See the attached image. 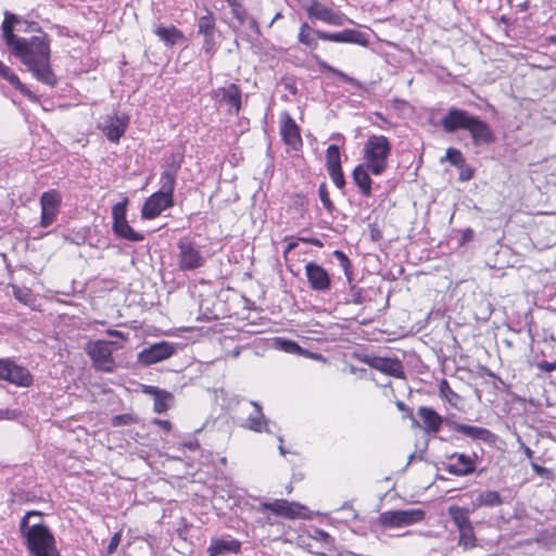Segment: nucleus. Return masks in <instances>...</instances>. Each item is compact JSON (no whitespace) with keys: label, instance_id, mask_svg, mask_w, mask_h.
I'll return each mask as SVG.
<instances>
[{"label":"nucleus","instance_id":"f257e3e1","mask_svg":"<svg viewBox=\"0 0 556 556\" xmlns=\"http://www.w3.org/2000/svg\"><path fill=\"white\" fill-rule=\"evenodd\" d=\"M18 59L33 76L40 83L54 87L58 78L50 64V39L42 31L40 35L24 38L11 52Z\"/></svg>","mask_w":556,"mask_h":556},{"label":"nucleus","instance_id":"f03ea898","mask_svg":"<svg viewBox=\"0 0 556 556\" xmlns=\"http://www.w3.org/2000/svg\"><path fill=\"white\" fill-rule=\"evenodd\" d=\"M33 518H41V513L30 510L20 522L21 536L33 556H61L53 533L43 521L31 522Z\"/></svg>","mask_w":556,"mask_h":556},{"label":"nucleus","instance_id":"7ed1b4c3","mask_svg":"<svg viewBox=\"0 0 556 556\" xmlns=\"http://www.w3.org/2000/svg\"><path fill=\"white\" fill-rule=\"evenodd\" d=\"M440 124L450 134L467 130L475 146L490 144L495 140L493 130L486 122L462 109L451 108Z\"/></svg>","mask_w":556,"mask_h":556},{"label":"nucleus","instance_id":"20e7f679","mask_svg":"<svg viewBox=\"0 0 556 556\" xmlns=\"http://www.w3.org/2000/svg\"><path fill=\"white\" fill-rule=\"evenodd\" d=\"M180 164L181 160L177 159L174 154L169 157L167 168L161 174L160 177V190L150 195L142 206V218L153 219L164 210L174 205V190Z\"/></svg>","mask_w":556,"mask_h":556},{"label":"nucleus","instance_id":"39448f33","mask_svg":"<svg viewBox=\"0 0 556 556\" xmlns=\"http://www.w3.org/2000/svg\"><path fill=\"white\" fill-rule=\"evenodd\" d=\"M391 149V143L386 136H369L363 148L362 164L366 165L372 175H381L388 168Z\"/></svg>","mask_w":556,"mask_h":556},{"label":"nucleus","instance_id":"423d86ee","mask_svg":"<svg viewBox=\"0 0 556 556\" xmlns=\"http://www.w3.org/2000/svg\"><path fill=\"white\" fill-rule=\"evenodd\" d=\"M121 348L122 345L116 342L98 340L90 342L86 348V352L91 358L94 369L104 372H113L117 365L112 354L114 350Z\"/></svg>","mask_w":556,"mask_h":556},{"label":"nucleus","instance_id":"0eeeda50","mask_svg":"<svg viewBox=\"0 0 556 556\" xmlns=\"http://www.w3.org/2000/svg\"><path fill=\"white\" fill-rule=\"evenodd\" d=\"M177 248V265L180 270H194L205 265L206 257L202 254L200 247L190 238L179 239Z\"/></svg>","mask_w":556,"mask_h":556},{"label":"nucleus","instance_id":"6e6552de","mask_svg":"<svg viewBox=\"0 0 556 556\" xmlns=\"http://www.w3.org/2000/svg\"><path fill=\"white\" fill-rule=\"evenodd\" d=\"M425 516V511L419 508L394 509L381 513L378 521L384 528H403L421 522Z\"/></svg>","mask_w":556,"mask_h":556},{"label":"nucleus","instance_id":"1a4fd4ad","mask_svg":"<svg viewBox=\"0 0 556 556\" xmlns=\"http://www.w3.org/2000/svg\"><path fill=\"white\" fill-rule=\"evenodd\" d=\"M127 204L128 199L124 198L122 202L116 203L112 207L113 231L119 238L126 239L131 242H140L144 240V236L140 232L135 231L129 226L126 219Z\"/></svg>","mask_w":556,"mask_h":556},{"label":"nucleus","instance_id":"9d476101","mask_svg":"<svg viewBox=\"0 0 556 556\" xmlns=\"http://www.w3.org/2000/svg\"><path fill=\"white\" fill-rule=\"evenodd\" d=\"M0 379L22 388L31 386L34 381L27 368L11 359H0Z\"/></svg>","mask_w":556,"mask_h":556},{"label":"nucleus","instance_id":"9b49d317","mask_svg":"<svg viewBox=\"0 0 556 556\" xmlns=\"http://www.w3.org/2000/svg\"><path fill=\"white\" fill-rule=\"evenodd\" d=\"M62 197L56 190H49L41 194V218L40 226L43 228L49 227L54 223L59 214Z\"/></svg>","mask_w":556,"mask_h":556},{"label":"nucleus","instance_id":"f8f14e48","mask_svg":"<svg viewBox=\"0 0 556 556\" xmlns=\"http://www.w3.org/2000/svg\"><path fill=\"white\" fill-rule=\"evenodd\" d=\"M129 124V118L126 115H106L98 124V128L105 135V137L114 143L126 132Z\"/></svg>","mask_w":556,"mask_h":556},{"label":"nucleus","instance_id":"ddd939ff","mask_svg":"<svg viewBox=\"0 0 556 556\" xmlns=\"http://www.w3.org/2000/svg\"><path fill=\"white\" fill-rule=\"evenodd\" d=\"M315 36L325 41L340 42V43H355L362 47H367L369 43L366 34L356 29H344L339 33H327L324 30H316Z\"/></svg>","mask_w":556,"mask_h":556},{"label":"nucleus","instance_id":"4468645a","mask_svg":"<svg viewBox=\"0 0 556 556\" xmlns=\"http://www.w3.org/2000/svg\"><path fill=\"white\" fill-rule=\"evenodd\" d=\"M305 275L312 290L325 293L331 289L330 275L320 265L314 262H308L305 265Z\"/></svg>","mask_w":556,"mask_h":556},{"label":"nucleus","instance_id":"2eb2a0df","mask_svg":"<svg viewBox=\"0 0 556 556\" xmlns=\"http://www.w3.org/2000/svg\"><path fill=\"white\" fill-rule=\"evenodd\" d=\"M304 9L309 18H315L333 26H342L344 23L343 14L334 12L316 0H312L309 4L304 5Z\"/></svg>","mask_w":556,"mask_h":556},{"label":"nucleus","instance_id":"dca6fc26","mask_svg":"<svg viewBox=\"0 0 556 556\" xmlns=\"http://www.w3.org/2000/svg\"><path fill=\"white\" fill-rule=\"evenodd\" d=\"M174 352V345L163 341L142 350L138 355V362L142 365L149 366L170 357Z\"/></svg>","mask_w":556,"mask_h":556},{"label":"nucleus","instance_id":"f3484780","mask_svg":"<svg viewBox=\"0 0 556 556\" xmlns=\"http://www.w3.org/2000/svg\"><path fill=\"white\" fill-rule=\"evenodd\" d=\"M304 508L295 502H289L283 498L275 500L274 502H263L260 504L257 510H270L273 514L287 519H293L300 515V510Z\"/></svg>","mask_w":556,"mask_h":556},{"label":"nucleus","instance_id":"a211bd4d","mask_svg":"<svg viewBox=\"0 0 556 556\" xmlns=\"http://www.w3.org/2000/svg\"><path fill=\"white\" fill-rule=\"evenodd\" d=\"M280 134L285 143L292 149L298 150L302 146L300 128L288 113L282 114Z\"/></svg>","mask_w":556,"mask_h":556},{"label":"nucleus","instance_id":"6ab92c4d","mask_svg":"<svg viewBox=\"0 0 556 556\" xmlns=\"http://www.w3.org/2000/svg\"><path fill=\"white\" fill-rule=\"evenodd\" d=\"M247 405L251 408V410L249 412L245 421L242 424V427L255 432H269L267 427L268 421L263 414L262 406L254 401L249 402Z\"/></svg>","mask_w":556,"mask_h":556},{"label":"nucleus","instance_id":"aec40b11","mask_svg":"<svg viewBox=\"0 0 556 556\" xmlns=\"http://www.w3.org/2000/svg\"><path fill=\"white\" fill-rule=\"evenodd\" d=\"M452 428L475 441H481L488 444H493L496 440V435L486 428L476 427L465 424L453 422Z\"/></svg>","mask_w":556,"mask_h":556},{"label":"nucleus","instance_id":"412c9836","mask_svg":"<svg viewBox=\"0 0 556 556\" xmlns=\"http://www.w3.org/2000/svg\"><path fill=\"white\" fill-rule=\"evenodd\" d=\"M215 97L219 102H225L229 105V113L238 114L241 109V90L235 85L230 84L216 90Z\"/></svg>","mask_w":556,"mask_h":556},{"label":"nucleus","instance_id":"4be33fe9","mask_svg":"<svg viewBox=\"0 0 556 556\" xmlns=\"http://www.w3.org/2000/svg\"><path fill=\"white\" fill-rule=\"evenodd\" d=\"M448 458L451 460L456 459L455 463H451L445 467L446 471L451 475L464 477L471 475L476 470L473 459L464 453H454Z\"/></svg>","mask_w":556,"mask_h":556},{"label":"nucleus","instance_id":"5701e85b","mask_svg":"<svg viewBox=\"0 0 556 556\" xmlns=\"http://www.w3.org/2000/svg\"><path fill=\"white\" fill-rule=\"evenodd\" d=\"M366 363L374 369L388 374L395 378H403L404 371L402 364L393 358L388 357H371Z\"/></svg>","mask_w":556,"mask_h":556},{"label":"nucleus","instance_id":"b1692460","mask_svg":"<svg viewBox=\"0 0 556 556\" xmlns=\"http://www.w3.org/2000/svg\"><path fill=\"white\" fill-rule=\"evenodd\" d=\"M241 549V542L236 539H212L207 547V556H219L226 553H239Z\"/></svg>","mask_w":556,"mask_h":556},{"label":"nucleus","instance_id":"393cba45","mask_svg":"<svg viewBox=\"0 0 556 556\" xmlns=\"http://www.w3.org/2000/svg\"><path fill=\"white\" fill-rule=\"evenodd\" d=\"M417 414L424 424L426 432L437 433L440 430L443 418L433 408L421 406L418 408Z\"/></svg>","mask_w":556,"mask_h":556},{"label":"nucleus","instance_id":"a878e982","mask_svg":"<svg viewBox=\"0 0 556 556\" xmlns=\"http://www.w3.org/2000/svg\"><path fill=\"white\" fill-rule=\"evenodd\" d=\"M369 174H371L369 168L364 164L357 165L352 174L353 180L358 187L359 192L366 198H369L372 194V180Z\"/></svg>","mask_w":556,"mask_h":556},{"label":"nucleus","instance_id":"bb28decb","mask_svg":"<svg viewBox=\"0 0 556 556\" xmlns=\"http://www.w3.org/2000/svg\"><path fill=\"white\" fill-rule=\"evenodd\" d=\"M0 76L9 81L15 89H17L21 93L26 96L29 100L36 102L38 98L35 93H33L26 85H24L17 75H15L12 70L4 65L3 63L0 65Z\"/></svg>","mask_w":556,"mask_h":556},{"label":"nucleus","instance_id":"cd10ccee","mask_svg":"<svg viewBox=\"0 0 556 556\" xmlns=\"http://www.w3.org/2000/svg\"><path fill=\"white\" fill-rule=\"evenodd\" d=\"M447 513L458 531L472 525L468 508L452 505L448 507Z\"/></svg>","mask_w":556,"mask_h":556},{"label":"nucleus","instance_id":"c85d7f7f","mask_svg":"<svg viewBox=\"0 0 556 556\" xmlns=\"http://www.w3.org/2000/svg\"><path fill=\"white\" fill-rule=\"evenodd\" d=\"M10 18H13V14L7 12L4 21L2 23V37L7 43V46L10 48V51L12 52L16 46L24 39V37H18L14 34V29L11 26Z\"/></svg>","mask_w":556,"mask_h":556},{"label":"nucleus","instance_id":"c756f323","mask_svg":"<svg viewBox=\"0 0 556 556\" xmlns=\"http://www.w3.org/2000/svg\"><path fill=\"white\" fill-rule=\"evenodd\" d=\"M503 504V498L497 491L486 490L478 494L473 502L475 507H496Z\"/></svg>","mask_w":556,"mask_h":556},{"label":"nucleus","instance_id":"7c9ffc66","mask_svg":"<svg viewBox=\"0 0 556 556\" xmlns=\"http://www.w3.org/2000/svg\"><path fill=\"white\" fill-rule=\"evenodd\" d=\"M316 59H317V64H318L319 68L337 75L343 81L349 83V84H351L352 86H354L356 88H359V89H364L365 88L364 85L359 80H357L356 78L351 77L348 74H345L344 72H342V71H340V70H338V68H336V67H333L331 65H329L327 62L318 59L317 56H316Z\"/></svg>","mask_w":556,"mask_h":556},{"label":"nucleus","instance_id":"2f4dec72","mask_svg":"<svg viewBox=\"0 0 556 556\" xmlns=\"http://www.w3.org/2000/svg\"><path fill=\"white\" fill-rule=\"evenodd\" d=\"M458 532V545L462 546L464 549H470L477 545V538L472 525L468 528L459 530Z\"/></svg>","mask_w":556,"mask_h":556},{"label":"nucleus","instance_id":"473e14b6","mask_svg":"<svg viewBox=\"0 0 556 556\" xmlns=\"http://www.w3.org/2000/svg\"><path fill=\"white\" fill-rule=\"evenodd\" d=\"M326 167L327 170L341 167L340 149L336 144H331L327 148Z\"/></svg>","mask_w":556,"mask_h":556},{"label":"nucleus","instance_id":"72a5a7b5","mask_svg":"<svg viewBox=\"0 0 556 556\" xmlns=\"http://www.w3.org/2000/svg\"><path fill=\"white\" fill-rule=\"evenodd\" d=\"M155 34L165 42L174 45L177 38H180L181 33L175 27H157Z\"/></svg>","mask_w":556,"mask_h":556},{"label":"nucleus","instance_id":"f704fd0d","mask_svg":"<svg viewBox=\"0 0 556 556\" xmlns=\"http://www.w3.org/2000/svg\"><path fill=\"white\" fill-rule=\"evenodd\" d=\"M198 29L199 34H202L203 36L214 35L215 21L212 13H207L199 20Z\"/></svg>","mask_w":556,"mask_h":556},{"label":"nucleus","instance_id":"c9c22d12","mask_svg":"<svg viewBox=\"0 0 556 556\" xmlns=\"http://www.w3.org/2000/svg\"><path fill=\"white\" fill-rule=\"evenodd\" d=\"M12 291L14 298L25 305H30L35 301L34 295L28 288L12 285Z\"/></svg>","mask_w":556,"mask_h":556},{"label":"nucleus","instance_id":"e433bc0d","mask_svg":"<svg viewBox=\"0 0 556 556\" xmlns=\"http://www.w3.org/2000/svg\"><path fill=\"white\" fill-rule=\"evenodd\" d=\"M173 399L172 394L163 391L154 399V406L153 409L155 413H164L169 407V401Z\"/></svg>","mask_w":556,"mask_h":556},{"label":"nucleus","instance_id":"4c0bfd02","mask_svg":"<svg viewBox=\"0 0 556 556\" xmlns=\"http://www.w3.org/2000/svg\"><path fill=\"white\" fill-rule=\"evenodd\" d=\"M333 256L339 262L340 267L343 269L349 281L352 280V265L349 257L340 250L333 252Z\"/></svg>","mask_w":556,"mask_h":556},{"label":"nucleus","instance_id":"58836bf2","mask_svg":"<svg viewBox=\"0 0 556 556\" xmlns=\"http://www.w3.org/2000/svg\"><path fill=\"white\" fill-rule=\"evenodd\" d=\"M446 159L452 165L458 168H463L466 164V160L463 156L462 152L455 148H448L446 150Z\"/></svg>","mask_w":556,"mask_h":556},{"label":"nucleus","instance_id":"ea45409f","mask_svg":"<svg viewBox=\"0 0 556 556\" xmlns=\"http://www.w3.org/2000/svg\"><path fill=\"white\" fill-rule=\"evenodd\" d=\"M318 195H319V199L323 203V205L325 206V208L331 213L334 208V205L332 203V201L330 200V197H329V192H328V189H327V186L325 182H321L318 187Z\"/></svg>","mask_w":556,"mask_h":556},{"label":"nucleus","instance_id":"a19ab883","mask_svg":"<svg viewBox=\"0 0 556 556\" xmlns=\"http://www.w3.org/2000/svg\"><path fill=\"white\" fill-rule=\"evenodd\" d=\"M228 4L231 7L233 17L237 18L241 25H245V21L249 17V14L245 11V9L239 3H237V0Z\"/></svg>","mask_w":556,"mask_h":556},{"label":"nucleus","instance_id":"79ce46f5","mask_svg":"<svg viewBox=\"0 0 556 556\" xmlns=\"http://www.w3.org/2000/svg\"><path fill=\"white\" fill-rule=\"evenodd\" d=\"M137 417L132 414L116 415L112 418V426L121 427L137 422Z\"/></svg>","mask_w":556,"mask_h":556},{"label":"nucleus","instance_id":"37998d69","mask_svg":"<svg viewBox=\"0 0 556 556\" xmlns=\"http://www.w3.org/2000/svg\"><path fill=\"white\" fill-rule=\"evenodd\" d=\"M328 174L330 178L332 179L333 184L339 188L342 189L345 186V178L342 172V167L329 169Z\"/></svg>","mask_w":556,"mask_h":556},{"label":"nucleus","instance_id":"c03bdc74","mask_svg":"<svg viewBox=\"0 0 556 556\" xmlns=\"http://www.w3.org/2000/svg\"><path fill=\"white\" fill-rule=\"evenodd\" d=\"M314 34L299 33L298 40L300 43L307 46L311 49L317 48V40L313 36Z\"/></svg>","mask_w":556,"mask_h":556},{"label":"nucleus","instance_id":"a18cd8bd","mask_svg":"<svg viewBox=\"0 0 556 556\" xmlns=\"http://www.w3.org/2000/svg\"><path fill=\"white\" fill-rule=\"evenodd\" d=\"M311 538L316 541L324 542L327 545H331L333 541L332 538L321 529H314Z\"/></svg>","mask_w":556,"mask_h":556},{"label":"nucleus","instance_id":"49530a36","mask_svg":"<svg viewBox=\"0 0 556 556\" xmlns=\"http://www.w3.org/2000/svg\"><path fill=\"white\" fill-rule=\"evenodd\" d=\"M121 539H122V533L121 532H116L112 536V539H111V541H110V543L108 545V549H106L109 555H113L116 552V549H117V547H118V545L121 543Z\"/></svg>","mask_w":556,"mask_h":556},{"label":"nucleus","instance_id":"de8ad7c7","mask_svg":"<svg viewBox=\"0 0 556 556\" xmlns=\"http://www.w3.org/2000/svg\"><path fill=\"white\" fill-rule=\"evenodd\" d=\"M440 392L451 402L452 397H458V395L450 388L446 380H443L440 384Z\"/></svg>","mask_w":556,"mask_h":556},{"label":"nucleus","instance_id":"09e8293b","mask_svg":"<svg viewBox=\"0 0 556 556\" xmlns=\"http://www.w3.org/2000/svg\"><path fill=\"white\" fill-rule=\"evenodd\" d=\"M279 343H280L281 348L286 352H289V353H293V352H296L300 350V346L298 345V343H295L294 341H291V340H280Z\"/></svg>","mask_w":556,"mask_h":556},{"label":"nucleus","instance_id":"8fccbe9b","mask_svg":"<svg viewBox=\"0 0 556 556\" xmlns=\"http://www.w3.org/2000/svg\"><path fill=\"white\" fill-rule=\"evenodd\" d=\"M473 174H475L473 168L465 165L463 168H460L458 179L460 181H468L473 177Z\"/></svg>","mask_w":556,"mask_h":556},{"label":"nucleus","instance_id":"3c124183","mask_svg":"<svg viewBox=\"0 0 556 556\" xmlns=\"http://www.w3.org/2000/svg\"><path fill=\"white\" fill-rule=\"evenodd\" d=\"M164 390H161L156 387H153V386H142V392L148 394V395H152L154 399L155 396H157L161 392H163Z\"/></svg>","mask_w":556,"mask_h":556},{"label":"nucleus","instance_id":"603ef678","mask_svg":"<svg viewBox=\"0 0 556 556\" xmlns=\"http://www.w3.org/2000/svg\"><path fill=\"white\" fill-rule=\"evenodd\" d=\"M214 46V35L204 36V46L203 49L205 52H210Z\"/></svg>","mask_w":556,"mask_h":556},{"label":"nucleus","instance_id":"864d4df0","mask_svg":"<svg viewBox=\"0 0 556 556\" xmlns=\"http://www.w3.org/2000/svg\"><path fill=\"white\" fill-rule=\"evenodd\" d=\"M245 24H248L249 28L253 30L254 33H260V27L255 18L249 16L245 21Z\"/></svg>","mask_w":556,"mask_h":556},{"label":"nucleus","instance_id":"5fc2aeb1","mask_svg":"<svg viewBox=\"0 0 556 556\" xmlns=\"http://www.w3.org/2000/svg\"><path fill=\"white\" fill-rule=\"evenodd\" d=\"M472 238H473V231H472V229L467 228V229H465V230L462 232V239H460V241H462V243L469 242V241H471V240H472Z\"/></svg>","mask_w":556,"mask_h":556},{"label":"nucleus","instance_id":"6e6d98bb","mask_svg":"<svg viewBox=\"0 0 556 556\" xmlns=\"http://www.w3.org/2000/svg\"><path fill=\"white\" fill-rule=\"evenodd\" d=\"M153 422L156 424L157 426H160L166 432L170 431V429H172V424L168 420L154 419Z\"/></svg>","mask_w":556,"mask_h":556},{"label":"nucleus","instance_id":"4d7b16f0","mask_svg":"<svg viewBox=\"0 0 556 556\" xmlns=\"http://www.w3.org/2000/svg\"><path fill=\"white\" fill-rule=\"evenodd\" d=\"M182 446L187 447L191 451H195L200 447V443L198 440H190V441L184 442Z\"/></svg>","mask_w":556,"mask_h":556},{"label":"nucleus","instance_id":"13d9d810","mask_svg":"<svg viewBox=\"0 0 556 556\" xmlns=\"http://www.w3.org/2000/svg\"><path fill=\"white\" fill-rule=\"evenodd\" d=\"M298 240L313 244L315 247H323V242L317 238H299Z\"/></svg>","mask_w":556,"mask_h":556},{"label":"nucleus","instance_id":"bf43d9fd","mask_svg":"<svg viewBox=\"0 0 556 556\" xmlns=\"http://www.w3.org/2000/svg\"><path fill=\"white\" fill-rule=\"evenodd\" d=\"M540 367L549 372V371H553L554 369H556V362L555 363H548V362H543Z\"/></svg>","mask_w":556,"mask_h":556},{"label":"nucleus","instance_id":"052dcab7","mask_svg":"<svg viewBox=\"0 0 556 556\" xmlns=\"http://www.w3.org/2000/svg\"><path fill=\"white\" fill-rule=\"evenodd\" d=\"M15 414L9 409H0V420L1 419H11Z\"/></svg>","mask_w":556,"mask_h":556},{"label":"nucleus","instance_id":"680f3d73","mask_svg":"<svg viewBox=\"0 0 556 556\" xmlns=\"http://www.w3.org/2000/svg\"><path fill=\"white\" fill-rule=\"evenodd\" d=\"M15 414L9 409H0V420L1 419H11Z\"/></svg>","mask_w":556,"mask_h":556},{"label":"nucleus","instance_id":"e2e57ef3","mask_svg":"<svg viewBox=\"0 0 556 556\" xmlns=\"http://www.w3.org/2000/svg\"><path fill=\"white\" fill-rule=\"evenodd\" d=\"M370 236L375 241H379L382 238L381 231L375 227L371 228Z\"/></svg>","mask_w":556,"mask_h":556},{"label":"nucleus","instance_id":"0e129e2a","mask_svg":"<svg viewBox=\"0 0 556 556\" xmlns=\"http://www.w3.org/2000/svg\"><path fill=\"white\" fill-rule=\"evenodd\" d=\"M315 31L314 29H312V27L307 24V23H303L300 27V31L299 33H306V34H314L315 35Z\"/></svg>","mask_w":556,"mask_h":556},{"label":"nucleus","instance_id":"69168bd1","mask_svg":"<svg viewBox=\"0 0 556 556\" xmlns=\"http://www.w3.org/2000/svg\"><path fill=\"white\" fill-rule=\"evenodd\" d=\"M298 245V241H294V240H290L285 249V255L288 254L289 252H291L292 250H294Z\"/></svg>","mask_w":556,"mask_h":556},{"label":"nucleus","instance_id":"338daca9","mask_svg":"<svg viewBox=\"0 0 556 556\" xmlns=\"http://www.w3.org/2000/svg\"><path fill=\"white\" fill-rule=\"evenodd\" d=\"M531 467H532L533 471L539 475H543L546 471V469L544 467H542L535 463H531Z\"/></svg>","mask_w":556,"mask_h":556},{"label":"nucleus","instance_id":"774afa93","mask_svg":"<svg viewBox=\"0 0 556 556\" xmlns=\"http://www.w3.org/2000/svg\"><path fill=\"white\" fill-rule=\"evenodd\" d=\"M396 407L399 408V410L408 412L409 415H412V410L402 401L396 402Z\"/></svg>","mask_w":556,"mask_h":556}]
</instances>
